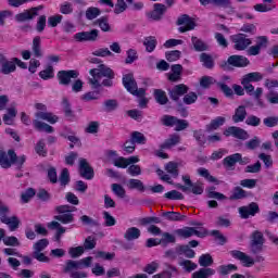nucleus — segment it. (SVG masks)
<instances>
[{
    "instance_id": "obj_1",
    "label": "nucleus",
    "mask_w": 278,
    "mask_h": 278,
    "mask_svg": "<svg viewBox=\"0 0 278 278\" xmlns=\"http://www.w3.org/2000/svg\"><path fill=\"white\" fill-rule=\"evenodd\" d=\"M89 75H91V78L88 79V84L91 85L93 90L101 88V86L106 88H112V86H114L113 79L116 74H114V71L105 64H100L97 68L90 70Z\"/></svg>"
},
{
    "instance_id": "obj_2",
    "label": "nucleus",
    "mask_w": 278,
    "mask_h": 278,
    "mask_svg": "<svg viewBox=\"0 0 278 278\" xmlns=\"http://www.w3.org/2000/svg\"><path fill=\"white\" fill-rule=\"evenodd\" d=\"M77 207L71 206V205H60L55 207V212L59 215L54 216V220H59V223H62L63 225H68L71 223H74L75 215H73L71 212H76Z\"/></svg>"
},
{
    "instance_id": "obj_3",
    "label": "nucleus",
    "mask_w": 278,
    "mask_h": 278,
    "mask_svg": "<svg viewBox=\"0 0 278 278\" xmlns=\"http://www.w3.org/2000/svg\"><path fill=\"white\" fill-rule=\"evenodd\" d=\"M185 255L188 260H192L195 257L197 252L194 250L190 249V245H177L175 250H167L165 251V257H168V260L175 261L177 257Z\"/></svg>"
},
{
    "instance_id": "obj_4",
    "label": "nucleus",
    "mask_w": 278,
    "mask_h": 278,
    "mask_svg": "<svg viewBox=\"0 0 278 278\" xmlns=\"http://www.w3.org/2000/svg\"><path fill=\"white\" fill-rule=\"evenodd\" d=\"M251 62L247 56L243 55H230L227 61H223L220 64V68L224 71H229L230 66H235V68H244V66H249Z\"/></svg>"
},
{
    "instance_id": "obj_5",
    "label": "nucleus",
    "mask_w": 278,
    "mask_h": 278,
    "mask_svg": "<svg viewBox=\"0 0 278 278\" xmlns=\"http://www.w3.org/2000/svg\"><path fill=\"white\" fill-rule=\"evenodd\" d=\"M136 144H147V137L140 131H132L130 139L124 143V151L126 153H134L136 151Z\"/></svg>"
},
{
    "instance_id": "obj_6",
    "label": "nucleus",
    "mask_w": 278,
    "mask_h": 278,
    "mask_svg": "<svg viewBox=\"0 0 278 278\" xmlns=\"http://www.w3.org/2000/svg\"><path fill=\"white\" fill-rule=\"evenodd\" d=\"M231 42H233V49L236 51H247L251 45H253V40L249 38V35L244 33H239L230 36Z\"/></svg>"
},
{
    "instance_id": "obj_7",
    "label": "nucleus",
    "mask_w": 278,
    "mask_h": 278,
    "mask_svg": "<svg viewBox=\"0 0 278 278\" xmlns=\"http://www.w3.org/2000/svg\"><path fill=\"white\" fill-rule=\"evenodd\" d=\"M264 242H266V240L264 239V233H262V231L255 230L252 232L250 241L251 253L254 255L262 253V251H264Z\"/></svg>"
},
{
    "instance_id": "obj_8",
    "label": "nucleus",
    "mask_w": 278,
    "mask_h": 278,
    "mask_svg": "<svg viewBox=\"0 0 278 278\" xmlns=\"http://www.w3.org/2000/svg\"><path fill=\"white\" fill-rule=\"evenodd\" d=\"M176 236L179 238H192V236H197L198 238H205L207 236V229L201 228L200 230H197L194 227H185L175 230Z\"/></svg>"
},
{
    "instance_id": "obj_9",
    "label": "nucleus",
    "mask_w": 278,
    "mask_h": 278,
    "mask_svg": "<svg viewBox=\"0 0 278 278\" xmlns=\"http://www.w3.org/2000/svg\"><path fill=\"white\" fill-rule=\"evenodd\" d=\"M60 86H71L72 79L79 77V72L76 70L59 71L56 74Z\"/></svg>"
},
{
    "instance_id": "obj_10",
    "label": "nucleus",
    "mask_w": 278,
    "mask_h": 278,
    "mask_svg": "<svg viewBox=\"0 0 278 278\" xmlns=\"http://www.w3.org/2000/svg\"><path fill=\"white\" fill-rule=\"evenodd\" d=\"M18 160V155L14 150H9L8 153L3 150H0V166L1 168H11L12 164H14Z\"/></svg>"
},
{
    "instance_id": "obj_11",
    "label": "nucleus",
    "mask_w": 278,
    "mask_h": 278,
    "mask_svg": "<svg viewBox=\"0 0 278 278\" xmlns=\"http://www.w3.org/2000/svg\"><path fill=\"white\" fill-rule=\"evenodd\" d=\"M176 24L180 26L178 30L180 34H186V31H192L194 27H197V22L190 17L188 14H182L180 17H178ZM185 25V26H181Z\"/></svg>"
},
{
    "instance_id": "obj_12",
    "label": "nucleus",
    "mask_w": 278,
    "mask_h": 278,
    "mask_svg": "<svg viewBox=\"0 0 278 278\" xmlns=\"http://www.w3.org/2000/svg\"><path fill=\"white\" fill-rule=\"evenodd\" d=\"M98 38V29H92L90 31H80L74 35V40H76V42H97Z\"/></svg>"
},
{
    "instance_id": "obj_13",
    "label": "nucleus",
    "mask_w": 278,
    "mask_h": 278,
    "mask_svg": "<svg viewBox=\"0 0 278 278\" xmlns=\"http://www.w3.org/2000/svg\"><path fill=\"white\" fill-rule=\"evenodd\" d=\"M190 90V87L184 84H179L174 86L173 89L168 90L169 99L172 101H179L180 97H185V94H188V91Z\"/></svg>"
},
{
    "instance_id": "obj_14",
    "label": "nucleus",
    "mask_w": 278,
    "mask_h": 278,
    "mask_svg": "<svg viewBox=\"0 0 278 278\" xmlns=\"http://www.w3.org/2000/svg\"><path fill=\"white\" fill-rule=\"evenodd\" d=\"M239 214L241 218H249L250 216H255V214H260V204L257 202H252L247 206L239 207Z\"/></svg>"
},
{
    "instance_id": "obj_15",
    "label": "nucleus",
    "mask_w": 278,
    "mask_h": 278,
    "mask_svg": "<svg viewBox=\"0 0 278 278\" xmlns=\"http://www.w3.org/2000/svg\"><path fill=\"white\" fill-rule=\"evenodd\" d=\"M230 255L235 257V260H239V262H242L243 266H245L247 268L255 266V261L251 256L247 255V253L240 250L230 251Z\"/></svg>"
},
{
    "instance_id": "obj_16",
    "label": "nucleus",
    "mask_w": 278,
    "mask_h": 278,
    "mask_svg": "<svg viewBox=\"0 0 278 278\" xmlns=\"http://www.w3.org/2000/svg\"><path fill=\"white\" fill-rule=\"evenodd\" d=\"M16 71V64L14 63V58L10 60H8V58H5V55H3L0 59V73L2 75H10L12 73H14Z\"/></svg>"
},
{
    "instance_id": "obj_17",
    "label": "nucleus",
    "mask_w": 278,
    "mask_h": 278,
    "mask_svg": "<svg viewBox=\"0 0 278 278\" xmlns=\"http://www.w3.org/2000/svg\"><path fill=\"white\" fill-rule=\"evenodd\" d=\"M79 175L84 177V179H93L94 178V169L88 164L86 159L79 160Z\"/></svg>"
},
{
    "instance_id": "obj_18",
    "label": "nucleus",
    "mask_w": 278,
    "mask_h": 278,
    "mask_svg": "<svg viewBox=\"0 0 278 278\" xmlns=\"http://www.w3.org/2000/svg\"><path fill=\"white\" fill-rule=\"evenodd\" d=\"M224 136L229 137L233 136V138H238L239 140H248L249 139V132L247 130L236 127V126H230L224 131Z\"/></svg>"
},
{
    "instance_id": "obj_19",
    "label": "nucleus",
    "mask_w": 278,
    "mask_h": 278,
    "mask_svg": "<svg viewBox=\"0 0 278 278\" xmlns=\"http://www.w3.org/2000/svg\"><path fill=\"white\" fill-rule=\"evenodd\" d=\"M176 188L182 192H192V194H202L204 191L203 182L201 181L193 182L190 187L177 184Z\"/></svg>"
},
{
    "instance_id": "obj_20",
    "label": "nucleus",
    "mask_w": 278,
    "mask_h": 278,
    "mask_svg": "<svg viewBox=\"0 0 278 278\" xmlns=\"http://www.w3.org/2000/svg\"><path fill=\"white\" fill-rule=\"evenodd\" d=\"M64 116L67 121L73 123L77 118V115H75V112L73 111V108L71 106V101H68V98H63L61 102Z\"/></svg>"
},
{
    "instance_id": "obj_21",
    "label": "nucleus",
    "mask_w": 278,
    "mask_h": 278,
    "mask_svg": "<svg viewBox=\"0 0 278 278\" xmlns=\"http://www.w3.org/2000/svg\"><path fill=\"white\" fill-rule=\"evenodd\" d=\"M166 12V5L162 3H155L154 10L148 14L149 18L152 21H162L164 13Z\"/></svg>"
},
{
    "instance_id": "obj_22",
    "label": "nucleus",
    "mask_w": 278,
    "mask_h": 278,
    "mask_svg": "<svg viewBox=\"0 0 278 278\" xmlns=\"http://www.w3.org/2000/svg\"><path fill=\"white\" fill-rule=\"evenodd\" d=\"M36 118H39L40 121H47V123H50V125H55L58 121H60V117L58 115H53L51 112H37L35 113Z\"/></svg>"
},
{
    "instance_id": "obj_23",
    "label": "nucleus",
    "mask_w": 278,
    "mask_h": 278,
    "mask_svg": "<svg viewBox=\"0 0 278 278\" xmlns=\"http://www.w3.org/2000/svg\"><path fill=\"white\" fill-rule=\"evenodd\" d=\"M123 86L128 92H131L135 88L138 87V83H136L134 74H126L123 76Z\"/></svg>"
},
{
    "instance_id": "obj_24",
    "label": "nucleus",
    "mask_w": 278,
    "mask_h": 278,
    "mask_svg": "<svg viewBox=\"0 0 278 278\" xmlns=\"http://www.w3.org/2000/svg\"><path fill=\"white\" fill-rule=\"evenodd\" d=\"M191 42L193 45L194 51L203 52V51H208L210 49V46H207V43H205V41H203L199 37H194V36L191 37Z\"/></svg>"
},
{
    "instance_id": "obj_25",
    "label": "nucleus",
    "mask_w": 278,
    "mask_h": 278,
    "mask_svg": "<svg viewBox=\"0 0 278 278\" xmlns=\"http://www.w3.org/2000/svg\"><path fill=\"white\" fill-rule=\"evenodd\" d=\"M153 97L159 105H166L168 103V96L162 89H154Z\"/></svg>"
},
{
    "instance_id": "obj_26",
    "label": "nucleus",
    "mask_w": 278,
    "mask_h": 278,
    "mask_svg": "<svg viewBox=\"0 0 278 278\" xmlns=\"http://www.w3.org/2000/svg\"><path fill=\"white\" fill-rule=\"evenodd\" d=\"M180 141H181V137H179V135H177V134L170 135L169 138L166 139L161 144V149H170L172 147L179 144Z\"/></svg>"
},
{
    "instance_id": "obj_27",
    "label": "nucleus",
    "mask_w": 278,
    "mask_h": 278,
    "mask_svg": "<svg viewBox=\"0 0 278 278\" xmlns=\"http://www.w3.org/2000/svg\"><path fill=\"white\" fill-rule=\"evenodd\" d=\"M213 275H216V270L213 268H200L198 271H194L191 275V278H210Z\"/></svg>"
},
{
    "instance_id": "obj_28",
    "label": "nucleus",
    "mask_w": 278,
    "mask_h": 278,
    "mask_svg": "<svg viewBox=\"0 0 278 278\" xmlns=\"http://www.w3.org/2000/svg\"><path fill=\"white\" fill-rule=\"evenodd\" d=\"M200 62H202L204 68H208V71H212V68H214V58L212 56V54L208 53H201L200 54Z\"/></svg>"
},
{
    "instance_id": "obj_29",
    "label": "nucleus",
    "mask_w": 278,
    "mask_h": 278,
    "mask_svg": "<svg viewBox=\"0 0 278 278\" xmlns=\"http://www.w3.org/2000/svg\"><path fill=\"white\" fill-rule=\"evenodd\" d=\"M75 270H81L79 266V261L67 260L65 262L63 273L71 275L72 273H75Z\"/></svg>"
},
{
    "instance_id": "obj_30",
    "label": "nucleus",
    "mask_w": 278,
    "mask_h": 278,
    "mask_svg": "<svg viewBox=\"0 0 278 278\" xmlns=\"http://www.w3.org/2000/svg\"><path fill=\"white\" fill-rule=\"evenodd\" d=\"M238 270V266L233 264L220 265L217 267V271L222 277H227V275H231V273H236Z\"/></svg>"
},
{
    "instance_id": "obj_31",
    "label": "nucleus",
    "mask_w": 278,
    "mask_h": 278,
    "mask_svg": "<svg viewBox=\"0 0 278 278\" xmlns=\"http://www.w3.org/2000/svg\"><path fill=\"white\" fill-rule=\"evenodd\" d=\"M33 125L37 131H46V134H53L54 131L51 125L38 119L33 121Z\"/></svg>"
},
{
    "instance_id": "obj_32",
    "label": "nucleus",
    "mask_w": 278,
    "mask_h": 278,
    "mask_svg": "<svg viewBox=\"0 0 278 278\" xmlns=\"http://www.w3.org/2000/svg\"><path fill=\"white\" fill-rule=\"evenodd\" d=\"M244 118H247V108L244 105H240L236 109L232 121L233 123H242Z\"/></svg>"
},
{
    "instance_id": "obj_33",
    "label": "nucleus",
    "mask_w": 278,
    "mask_h": 278,
    "mask_svg": "<svg viewBox=\"0 0 278 278\" xmlns=\"http://www.w3.org/2000/svg\"><path fill=\"white\" fill-rule=\"evenodd\" d=\"M163 218H166V220H172V222H181L186 220V215H181L179 212H164L162 214Z\"/></svg>"
},
{
    "instance_id": "obj_34",
    "label": "nucleus",
    "mask_w": 278,
    "mask_h": 278,
    "mask_svg": "<svg viewBox=\"0 0 278 278\" xmlns=\"http://www.w3.org/2000/svg\"><path fill=\"white\" fill-rule=\"evenodd\" d=\"M125 240L131 242V240H138L140 238V230L136 227H130L124 233Z\"/></svg>"
},
{
    "instance_id": "obj_35",
    "label": "nucleus",
    "mask_w": 278,
    "mask_h": 278,
    "mask_svg": "<svg viewBox=\"0 0 278 278\" xmlns=\"http://www.w3.org/2000/svg\"><path fill=\"white\" fill-rule=\"evenodd\" d=\"M35 15L30 10H25L24 12L16 14L15 15V21H17V23H25V21H34Z\"/></svg>"
},
{
    "instance_id": "obj_36",
    "label": "nucleus",
    "mask_w": 278,
    "mask_h": 278,
    "mask_svg": "<svg viewBox=\"0 0 278 278\" xmlns=\"http://www.w3.org/2000/svg\"><path fill=\"white\" fill-rule=\"evenodd\" d=\"M143 45L148 53H153V51H155V47H157V39H155V37L153 36L146 37Z\"/></svg>"
},
{
    "instance_id": "obj_37",
    "label": "nucleus",
    "mask_w": 278,
    "mask_h": 278,
    "mask_svg": "<svg viewBox=\"0 0 278 278\" xmlns=\"http://www.w3.org/2000/svg\"><path fill=\"white\" fill-rule=\"evenodd\" d=\"M40 45H41L40 36H36L33 39V53L35 58H42V48Z\"/></svg>"
},
{
    "instance_id": "obj_38",
    "label": "nucleus",
    "mask_w": 278,
    "mask_h": 278,
    "mask_svg": "<svg viewBox=\"0 0 278 278\" xmlns=\"http://www.w3.org/2000/svg\"><path fill=\"white\" fill-rule=\"evenodd\" d=\"M198 175H200V177H204V179H206V181H210L211 184H216L218 186V179H216V177L210 175V170H207L205 167H200L198 169Z\"/></svg>"
},
{
    "instance_id": "obj_39",
    "label": "nucleus",
    "mask_w": 278,
    "mask_h": 278,
    "mask_svg": "<svg viewBox=\"0 0 278 278\" xmlns=\"http://www.w3.org/2000/svg\"><path fill=\"white\" fill-rule=\"evenodd\" d=\"M222 125H225V117L218 116L206 125V131H214V129H218Z\"/></svg>"
},
{
    "instance_id": "obj_40",
    "label": "nucleus",
    "mask_w": 278,
    "mask_h": 278,
    "mask_svg": "<svg viewBox=\"0 0 278 278\" xmlns=\"http://www.w3.org/2000/svg\"><path fill=\"white\" fill-rule=\"evenodd\" d=\"M248 194L241 187H236L233 193L230 195V201H240V199H247Z\"/></svg>"
},
{
    "instance_id": "obj_41",
    "label": "nucleus",
    "mask_w": 278,
    "mask_h": 278,
    "mask_svg": "<svg viewBox=\"0 0 278 278\" xmlns=\"http://www.w3.org/2000/svg\"><path fill=\"white\" fill-rule=\"evenodd\" d=\"M128 188L129 190H139V192H144V184L139 179H129Z\"/></svg>"
},
{
    "instance_id": "obj_42",
    "label": "nucleus",
    "mask_w": 278,
    "mask_h": 278,
    "mask_svg": "<svg viewBox=\"0 0 278 278\" xmlns=\"http://www.w3.org/2000/svg\"><path fill=\"white\" fill-rule=\"evenodd\" d=\"M199 264L203 268H207V266H212V264H214V258H212L211 254H202L199 257Z\"/></svg>"
},
{
    "instance_id": "obj_43",
    "label": "nucleus",
    "mask_w": 278,
    "mask_h": 278,
    "mask_svg": "<svg viewBox=\"0 0 278 278\" xmlns=\"http://www.w3.org/2000/svg\"><path fill=\"white\" fill-rule=\"evenodd\" d=\"M179 266H182L186 273H192V270H197V268L199 267L197 263L190 260H184L182 262L179 263Z\"/></svg>"
},
{
    "instance_id": "obj_44",
    "label": "nucleus",
    "mask_w": 278,
    "mask_h": 278,
    "mask_svg": "<svg viewBox=\"0 0 278 278\" xmlns=\"http://www.w3.org/2000/svg\"><path fill=\"white\" fill-rule=\"evenodd\" d=\"M165 199H169L170 201H184V193L172 190L164 194Z\"/></svg>"
},
{
    "instance_id": "obj_45",
    "label": "nucleus",
    "mask_w": 278,
    "mask_h": 278,
    "mask_svg": "<svg viewBox=\"0 0 278 278\" xmlns=\"http://www.w3.org/2000/svg\"><path fill=\"white\" fill-rule=\"evenodd\" d=\"M59 181L61 186H68V184L71 182V174L68 173V168L62 169Z\"/></svg>"
},
{
    "instance_id": "obj_46",
    "label": "nucleus",
    "mask_w": 278,
    "mask_h": 278,
    "mask_svg": "<svg viewBox=\"0 0 278 278\" xmlns=\"http://www.w3.org/2000/svg\"><path fill=\"white\" fill-rule=\"evenodd\" d=\"M242 79L251 84V81H262L263 76L260 72H253L244 75Z\"/></svg>"
},
{
    "instance_id": "obj_47",
    "label": "nucleus",
    "mask_w": 278,
    "mask_h": 278,
    "mask_svg": "<svg viewBox=\"0 0 278 278\" xmlns=\"http://www.w3.org/2000/svg\"><path fill=\"white\" fill-rule=\"evenodd\" d=\"M161 123L165 127H175V124L177 123V117H175L173 115H164L161 118Z\"/></svg>"
},
{
    "instance_id": "obj_48",
    "label": "nucleus",
    "mask_w": 278,
    "mask_h": 278,
    "mask_svg": "<svg viewBox=\"0 0 278 278\" xmlns=\"http://www.w3.org/2000/svg\"><path fill=\"white\" fill-rule=\"evenodd\" d=\"M197 99H199V96L195 92L191 91L184 96L182 101L186 105H192V103H197Z\"/></svg>"
},
{
    "instance_id": "obj_49",
    "label": "nucleus",
    "mask_w": 278,
    "mask_h": 278,
    "mask_svg": "<svg viewBox=\"0 0 278 278\" xmlns=\"http://www.w3.org/2000/svg\"><path fill=\"white\" fill-rule=\"evenodd\" d=\"M236 164H238V153L231 154L224 159V166H227L228 168L236 166Z\"/></svg>"
},
{
    "instance_id": "obj_50",
    "label": "nucleus",
    "mask_w": 278,
    "mask_h": 278,
    "mask_svg": "<svg viewBox=\"0 0 278 278\" xmlns=\"http://www.w3.org/2000/svg\"><path fill=\"white\" fill-rule=\"evenodd\" d=\"M178 168H179V166L175 162H169L165 166V169L167 170V173L173 175V177H179V169Z\"/></svg>"
},
{
    "instance_id": "obj_51",
    "label": "nucleus",
    "mask_w": 278,
    "mask_h": 278,
    "mask_svg": "<svg viewBox=\"0 0 278 278\" xmlns=\"http://www.w3.org/2000/svg\"><path fill=\"white\" fill-rule=\"evenodd\" d=\"M4 225H9L11 231H16V228L21 225V220L16 216L9 217Z\"/></svg>"
},
{
    "instance_id": "obj_52",
    "label": "nucleus",
    "mask_w": 278,
    "mask_h": 278,
    "mask_svg": "<svg viewBox=\"0 0 278 278\" xmlns=\"http://www.w3.org/2000/svg\"><path fill=\"white\" fill-rule=\"evenodd\" d=\"M216 84V80L214 79V77L212 76H203L201 79H200V86L201 88H210L212 85Z\"/></svg>"
},
{
    "instance_id": "obj_53",
    "label": "nucleus",
    "mask_w": 278,
    "mask_h": 278,
    "mask_svg": "<svg viewBox=\"0 0 278 278\" xmlns=\"http://www.w3.org/2000/svg\"><path fill=\"white\" fill-rule=\"evenodd\" d=\"M100 14L101 10H99V8L91 7L86 11V18H88V21H93V18H97Z\"/></svg>"
},
{
    "instance_id": "obj_54",
    "label": "nucleus",
    "mask_w": 278,
    "mask_h": 278,
    "mask_svg": "<svg viewBox=\"0 0 278 278\" xmlns=\"http://www.w3.org/2000/svg\"><path fill=\"white\" fill-rule=\"evenodd\" d=\"M118 108V101L114 99H110L104 101V111L105 112H114Z\"/></svg>"
},
{
    "instance_id": "obj_55",
    "label": "nucleus",
    "mask_w": 278,
    "mask_h": 278,
    "mask_svg": "<svg viewBox=\"0 0 278 278\" xmlns=\"http://www.w3.org/2000/svg\"><path fill=\"white\" fill-rule=\"evenodd\" d=\"M33 197H36V190H34V188H28L26 192L22 193L21 199L23 203H29Z\"/></svg>"
},
{
    "instance_id": "obj_56",
    "label": "nucleus",
    "mask_w": 278,
    "mask_h": 278,
    "mask_svg": "<svg viewBox=\"0 0 278 278\" xmlns=\"http://www.w3.org/2000/svg\"><path fill=\"white\" fill-rule=\"evenodd\" d=\"M112 191L114 192V194H116V197H119V199H125L126 191L125 188H123V186L118 184H113Z\"/></svg>"
},
{
    "instance_id": "obj_57",
    "label": "nucleus",
    "mask_w": 278,
    "mask_h": 278,
    "mask_svg": "<svg viewBox=\"0 0 278 278\" xmlns=\"http://www.w3.org/2000/svg\"><path fill=\"white\" fill-rule=\"evenodd\" d=\"M267 99L268 103L271 105H277L278 104V92L275 90H269V92L265 96Z\"/></svg>"
},
{
    "instance_id": "obj_58",
    "label": "nucleus",
    "mask_w": 278,
    "mask_h": 278,
    "mask_svg": "<svg viewBox=\"0 0 278 278\" xmlns=\"http://www.w3.org/2000/svg\"><path fill=\"white\" fill-rule=\"evenodd\" d=\"M46 247H49V239H41V240L37 241V242L33 245V249H34V251L42 252V250H43Z\"/></svg>"
},
{
    "instance_id": "obj_59",
    "label": "nucleus",
    "mask_w": 278,
    "mask_h": 278,
    "mask_svg": "<svg viewBox=\"0 0 278 278\" xmlns=\"http://www.w3.org/2000/svg\"><path fill=\"white\" fill-rule=\"evenodd\" d=\"M97 24L99 25L100 29H102V31H110L111 29L106 16L98 18Z\"/></svg>"
},
{
    "instance_id": "obj_60",
    "label": "nucleus",
    "mask_w": 278,
    "mask_h": 278,
    "mask_svg": "<svg viewBox=\"0 0 278 278\" xmlns=\"http://www.w3.org/2000/svg\"><path fill=\"white\" fill-rule=\"evenodd\" d=\"M47 177L50 184H58V169L55 167L48 168Z\"/></svg>"
},
{
    "instance_id": "obj_61",
    "label": "nucleus",
    "mask_w": 278,
    "mask_h": 278,
    "mask_svg": "<svg viewBox=\"0 0 278 278\" xmlns=\"http://www.w3.org/2000/svg\"><path fill=\"white\" fill-rule=\"evenodd\" d=\"M276 5L275 4H255L254 10L256 12H270V10H275Z\"/></svg>"
},
{
    "instance_id": "obj_62",
    "label": "nucleus",
    "mask_w": 278,
    "mask_h": 278,
    "mask_svg": "<svg viewBox=\"0 0 278 278\" xmlns=\"http://www.w3.org/2000/svg\"><path fill=\"white\" fill-rule=\"evenodd\" d=\"M62 18L63 16L60 14L48 17L49 27H55L56 25H60V23H62Z\"/></svg>"
},
{
    "instance_id": "obj_63",
    "label": "nucleus",
    "mask_w": 278,
    "mask_h": 278,
    "mask_svg": "<svg viewBox=\"0 0 278 278\" xmlns=\"http://www.w3.org/2000/svg\"><path fill=\"white\" fill-rule=\"evenodd\" d=\"M41 79H51L53 78V66L49 65L46 70L39 73Z\"/></svg>"
},
{
    "instance_id": "obj_64",
    "label": "nucleus",
    "mask_w": 278,
    "mask_h": 278,
    "mask_svg": "<svg viewBox=\"0 0 278 278\" xmlns=\"http://www.w3.org/2000/svg\"><path fill=\"white\" fill-rule=\"evenodd\" d=\"M85 131L86 134H99V122H90Z\"/></svg>"
}]
</instances>
